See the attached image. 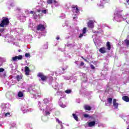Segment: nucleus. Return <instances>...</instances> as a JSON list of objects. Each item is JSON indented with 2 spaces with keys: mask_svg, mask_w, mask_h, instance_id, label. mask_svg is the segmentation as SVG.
<instances>
[{
  "mask_svg": "<svg viewBox=\"0 0 129 129\" xmlns=\"http://www.w3.org/2000/svg\"><path fill=\"white\" fill-rule=\"evenodd\" d=\"M43 102L44 105H42V103L38 101V108H39L40 110H43L44 115H49V114H50V111L52 110V106H53L52 104H49L50 99L45 98L43 100Z\"/></svg>",
  "mask_w": 129,
  "mask_h": 129,
  "instance_id": "obj_1",
  "label": "nucleus"
},
{
  "mask_svg": "<svg viewBox=\"0 0 129 129\" xmlns=\"http://www.w3.org/2000/svg\"><path fill=\"white\" fill-rule=\"evenodd\" d=\"M10 24V19L8 17H3L1 22H0V27L1 28H7Z\"/></svg>",
  "mask_w": 129,
  "mask_h": 129,
  "instance_id": "obj_2",
  "label": "nucleus"
},
{
  "mask_svg": "<svg viewBox=\"0 0 129 129\" xmlns=\"http://www.w3.org/2000/svg\"><path fill=\"white\" fill-rule=\"evenodd\" d=\"M122 19H123V20L124 21V20H125L126 18H124L121 17V15H120V12L115 11L114 14V18L113 19V21L115 20L117 21V22H120Z\"/></svg>",
  "mask_w": 129,
  "mask_h": 129,
  "instance_id": "obj_3",
  "label": "nucleus"
},
{
  "mask_svg": "<svg viewBox=\"0 0 129 129\" xmlns=\"http://www.w3.org/2000/svg\"><path fill=\"white\" fill-rule=\"evenodd\" d=\"M30 88H28V91L30 93V94L33 95L32 97L33 98H38L40 97V94L38 93V91L37 90H35Z\"/></svg>",
  "mask_w": 129,
  "mask_h": 129,
  "instance_id": "obj_4",
  "label": "nucleus"
},
{
  "mask_svg": "<svg viewBox=\"0 0 129 129\" xmlns=\"http://www.w3.org/2000/svg\"><path fill=\"white\" fill-rule=\"evenodd\" d=\"M72 9L73 15H74V16H77L78 13H79V9H78V7H77V6L73 5L72 6Z\"/></svg>",
  "mask_w": 129,
  "mask_h": 129,
  "instance_id": "obj_5",
  "label": "nucleus"
},
{
  "mask_svg": "<svg viewBox=\"0 0 129 129\" xmlns=\"http://www.w3.org/2000/svg\"><path fill=\"white\" fill-rule=\"evenodd\" d=\"M65 102H66V99H65V98H61L59 99L58 104L60 107H62V108H65L66 105L63 104L65 103Z\"/></svg>",
  "mask_w": 129,
  "mask_h": 129,
  "instance_id": "obj_6",
  "label": "nucleus"
},
{
  "mask_svg": "<svg viewBox=\"0 0 129 129\" xmlns=\"http://www.w3.org/2000/svg\"><path fill=\"white\" fill-rule=\"evenodd\" d=\"M44 5H45V2H43L42 4L36 7V10L38 13L41 12L42 10L44 9Z\"/></svg>",
  "mask_w": 129,
  "mask_h": 129,
  "instance_id": "obj_7",
  "label": "nucleus"
},
{
  "mask_svg": "<svg viewBox=\"0 0 129 129\" xmlns=\"http://www.w3.org/2000/svg\"><path fill=\"white\" fill-rule=\"evenodd\" d=\"M38 77H40V78L41 79V80H39L40 81H43V82H45V81H46V80H47V77L44 76L43 73H39L38 74Z\"/></svg>",
  "mask_w": 129,
  "mask_h": 129,
  "instance_id": "obj_8",
  "label": "nucleus"
},
{
  "mask_svg": "<svg viewBox=\"0 0 129 129\" xmlns=\"http://www.w3.org/2000/svg\"><path fill=\"white\" fill-rule=\"evenodd\" d=\"M14 96H15V94H14L13 92H8L6 93V97L8 98V99H13Z\"/></svg>",
  "mask_w": 129,
  "mask_h": 129,
  "instance_id": "obj_9",
  "label": "nucleus"
},
{
  "mask_svg": "<svg viewBox=\"0 0 129 129\" xmlns=\"http://www.w3.org/2000/svg\"><path fill=\"white\" fill-rule=\"evenodd\" d=\"M10 107L11 105H10L9 103L3 104L1 105V108L3 109L4 111H5L6 109L10 108Z\"/></svg>",
  "mask_w": 129,
  "mask_h": 129,
  "instance_id": "obj_10",
  "label": "nucleus"
},
{
  "mask_svg": "<svg viewBox=\"0 0 129 129\" xmlns=\"http://www.w3.org/2000/svg\"><path fill=\"white\" fill-rule=\"evenodd\" d=\"M23 59V55H19V56H16L12 57V60L16 61H17V60H22Z\"/></svg>",
  "mask_w": 129,
  "mask_h": 129,
  "instance_id": "obj_11",
  "label": "nucleus"
},
{
  "mask_svg": "<svg viewBox=\"0 0 129 129\" xmlns=\"http://www.w3.org/2000/svg\"><path fill=\"white\" fill-rule=\"evenodd\" d=\"M52 86L54 89H60V88H61V87L59 86V84L57 82L52 83Z\"/></svg>",
  "mask_w": 129,
  "mask_h": 129,
  "instance_id": "obj_12",
  "label": "nucleus"
},
{
  "mask_svg": "<svg viewBox=\"0 0 129 129\" xmlns=\"http://www.w3.org/2000/svg\"><path fill=\"white\" fill-rule=\"evenodd\" d=\"M107 2H108V0H100V3L97 4V6L98 7H103L104 4L107 3Z\"/></svg>",
  "mask_w": 129,
  "mask_h": 129,
  "instance_id": "obj_13",
  "label": "nucleus"
},
{
  "mask_svg": "<svg viewBox=\"0 0 129 129\" xmlns=\"http://www.w3.org/2000/svg\"><path fill=\"white\" fill-rule=\"evenodd\" d=\"M88 27L89 28H90L91 29H92L93 28H94V23L93 22V21H89L88 22Z\"/></svg>",
  "mask_w": 129,
  "mask_h": 129,
  "instance_id": "obj_14",
  "label": "nucleus"
},
{
  "mask_svg": "<svg viewBox=\"0 0 129 129\" xmlns=\"http://www.w3.org/2000/svg\"><path fill=\"white\" fill-rule=\"evenodd\" d=\"M37 30L38 31H44L45 28V26L42 24H40L37 26Z\"/></svg>",
  "mask_w": 129,
  "mask_h": 129,
  "instance_id": "obj_15",
  "label": "nucleus"
},
{
  "mask_svg": "<svg viewBox=\"0 0 129 129\" xmlns=\"http://www.w3.org/2000/svg\"><path fill=\"white\" fill-rule=\"evenodd\" d=\"M25 75H30V69L28 67H25Z\"/></svg>",
  "mask_w": 129,
  "mask_h": 129,
  "instance_id": "obj_16",
  "label": "nucleus"
},
{
  "mask_svg": "<svg viewBox=\"0 0 129 129\" xmlns=\"http://www.w3.org/2000/svg\"><path fill=\"white\" fill-rule=\"evenodd\" d=\"M88 125L89 127H92V126H94L95 125V121H92L88 122Z\"/></svg>",
  "mask_w": 129,
  "mask_h": 129,
  "instance_id": "obj_17",
  "label": "nucleus"
},
{
  "mask_svg": "<svg viewBox=\"0 0 129 129\" xmlns=\"http://www.w3.org/2000/svg\"><path fill=\"white\" fill-rule=\"evenodd\" d=\"M106 50H107V49H106V48L102 47V48H100L99 52L100 53H101L102 54H104V53H106Z\"/></svg>",
  "mask_w": 129,
  "mask_h": 129,
  "instance_id": "obj_18",
  "label": "nucleus"
},
{
  "mask_svg": "<svg viewBox=\"0 0 129 129\" xmlns=\"http://www.w3.org/2000/svg\"><path fill=\"white\" fill-rule=\"evenodd\" d=\"M113 105L115 108L118 107V103L116 102V99H114L113 101Z\"/></svg>",
  "mask_w": 129,
  "mask_h": 129,
  "instance_id": "obj_19",
  "label": "nucleus"
},
{
  "mask_svg": "<svg viewBox=\"0 0 129 129\" xmlns=\"http://www.w3.org/2000/svg\"><path fill=\"white\" fill-rule=\"evenodd\" d=\"M26 21V16H24V15H22L20 16V21L22 22V23H24Z\"/></svg>",
  "mask_w": 129,
  "mask_h": 129,
  "instance_id": "obj_20",
  "label": "nucleus"
},
{
  "mask_svg": "<svg viewBox=\"0 0 129 129\" xmlns=\"http://www.w3.org/2000/svg\"><path fill=\"white\" fill-rule=\"evenodd\" d=\"M5 29L0 28V36H5Z\"/></svg>",
  "mask_w": 129,
  "mask_h": 129,
  "instance_id": "obj_21",
  "label": "nucleus"
},
{
  "mask_svg": "<svg viewBox=\"0 0 129 129\" xmlns=\"http://www.w3.org/2000/svg\"><path fill=\"white\" fill-rule=\"evenodd\" d=\"M84 109L85 110H91V107L88 105H85L84 106Z\"/></svg>",
  "mask_w": 129,
  "mask_h": 129,
  "instance_id": "obj_22",
  "label": "nucleus"
},
{
  "mask_svg": "<svg viewBox=\"0 0 129 129\" xmlns=\"http://www.w3.org/2000/svg\"><path fill=\"white\" fill-rule=\"evenodd\" d=\"M122 99L124 100V101H126V102H128L129 101V98L128 97L125 96L122 97Z\"/></svg>",
  "mask_w": 129,
  "mask_h": 129,
  "instance_id": "obj_23",
  "label": "nucleus"
},
{
  "mask_svg": "<svg viewBox=\"0 0 129 129\" xmlns=\"http://www.w3.org/2000/svg\"><path fill=\"white\" fill-rule=\"evenodd\" d=\"M56 121L60 125L61 129H63V125L62 124V121H60L59 119L56 118Z\"/></svg>",
  "mask_w": 129,
  "mask_h": 129,
  "instance_id": "obj_24",
  "label": "nucleus"
},
{
  "mask_svg": "<svg viewBox=\"0 0 129 129\" xmlns=\"http://www.w3.org/2000/svg\"><path fill=\"white\" fill-rule=\"evenodd\" d=\"M18 97H23L24 96V93L22 92H19L18 94Z\"/></svg>",
  "mask_w": 129,
  "mask_h": 129,
  "instance_id": "obj_25",
  "label": "nucleus"
},
{
  "mask_svg": "<svg viewBox=\"0 0 129 129\" xmlns=\"http://www.w3.org/2000/svg\"><path fill=\"white\" fill-rule=\"evenodd\" d=\"M33 17L35 19H40V15H37V14H36V13H34V14H33Z\"/></svg>",
  "mask_w": 129,
  "mask_h": 129,
  "instance_id": "obj_26",
  "label": "nucleus"
},
{
  "mask_svg": "<svg viewBox=\"0 0 129 129\" xmlns=\"http://www.w3.org/2000/svg\"><path fill=\"white\" fill-rule=\"evenodd\" d=\"M21 110L23 111V112L24 113H26V112H27V111H28V110L26 109L25 107H23L22 108H21Z\"/></svg>",
  "mask_w": 129,
  "mask_h": 129,
  "instance_id": "obj_27",
  "label": "nucleus"
},
{
  "mask_svg": "<svg viewBox=\"0 0 129 129\" xmlns=\"http://www.w3.org/2000/svg\"><path fill=\"white\" fill-rule=\"evenodd\" d=\"M106 46L107 47V50H110L111 48V46H110V43H109V42H107V44Z\"/></svg>",
  "mask_w": 129,
  "mask_h": 129,
  "instance_id": "obj_28",
  "label": "nucleus"
},
{
  "mask_svg": "<svg viewBox=\"0 0 129 129\" xmlns=\"http://www.w3.org/2000/svg\"><path fill=\"white\" fill-rule=\"evenodd\" d=\"M16 78L18 81H20L21 79L23 78V77H22V76L18 75L17 76Z\"/></svg>",
  "mask_w": 129,
  "mask_h": 129,
  "instance_id": "obj_29",
  "label": "nucleus"
},
{
  "mask_svg": "<svg viewBox=\"0 0 129 129\" xmlns=\"http://www.w3.org/2000/svg\"><path fill=\"white\" fill-rule=\"evenodd\" d=\"M53 4L55 7H58V6H59V3L58 2L56 1V0H53Z\"/></svg>",
  "mask_w": 129,
  "mask_h": 129,
  "instance_id": "obj_30",
  "label": "nucleus"
},
{
  "mask_svg": "<svg viewBox=\"0 0 129 129\" xmlns=\"http://www.w3.org/2000/svg\"><path fill=\"white\" fill-rule=\"evenodd\" d=\"M73 117L75 118V119L77 121L78 120V117L77 116V115H76V114L74 113L73 114Z\"/></svg>",
  "mask_w": 129,
  "mask_h": 129,
  "instance_id": "obj_31",
  "label": "nucleus"
},
{
  "mask_svg": "<svg viewBox=\"0 0 129 129\" xmlns=\"http://www.w3.org/2000/svg\"><path fill=\"white\" fill-rule=\"evenodd\" d=\"M107 101H108V103L111 104V103H112V98H108L107 99Z\"/></svg>",
  "mask_w": 129,
  "mask_h": 129,
  "instance_id": "obj_32",
  "label": "nucleus"
},
{
  "mask_svg": "<svg viewBox=\"0 0 129 129\" xmlns=\"http://www.w3.org/2000/svg\"><path fill=\"white\" fill-rule=\"evenodd\" d=\"M47 10L45 8H44L42 11H41V13H42V14H47Z\"/></svg>",
  "mask_w": 129,
  "mask_h": 129,
  "instance_id": "obj_33",
  "label": "nucleus"
},
{
  "mask_svg": "<svg viewBox=\"0 0 129 129\" xmlns=\"http://www.w3.org/2000/svg\"><path fill=\"white\" fill-rule=\"evenodd\" d=\"M66 93H67V94H70V93H71V92H72V91L71 90H67L65 91Z\"/></svg>",
  "mask_w": 129,
  "mask_h": 129,
  "instance_id": "obj_34",
  "label": "nucleus"
},
{
  "mask_svg": "<svg viewBox=\"0 0 129 129\" xmlns=\"http://www.w3.org/2000/svg\"><path fill=\"white\" fill-rule=\"evenodd\" d=\"M47 3L49 4H53V3H54V0H47Z\"/></svg>",
  "mask_w": 129,
  "mask_h": 129,
  "instance_id": "obj_35",
  "label": "nucleus"
},
{
  "mask_svg": "<svg viewBox=\"0 0 129 129\" xmlns=\"http://www.w3.org/2000/svg\"><path fill=\"white\" fill-rule=\"evenodd\" d=\"M84 117H85L86 118H90V116L89 115L87 114H84Z\"/></svg>",
  "mask_w": 129,
  "mask_h": 129,
  "instance_id": "obj_36",
  "label": "nucleus"
},
{
  "mask_svg": "<svg viewBox=\"0 0 129 129\" xmlns=\"http://www.w3.org/2000/svg\"><path fill=\"white\" fill-rule=\"evenodd\" d=\"M124 42L127 46H129V40L126 39Z\"/></svg>",
  "mask_w": 129,
  "mask_h": 129,
  "instance_id": "obj_37",
  "label": "nucleus"
},
{
  "mask_svg": "<svg viewBox=\"0 0 129 129\" xmlns=\"http://www.w3.org/2000/svg\"><path fill=\"white\" fill-rule=\"evenodd\" d=\"M86 32H87V29L86 27H85L83 29V34H86Z\"/></svg>",
  "mask_w": 129,
  "mask_h": 129,
  "instance_id": "obj_38",
  "label": "nucleus"
},
{
  "mask_svg": "<svg viewBox=\"0 0 129 129\" xmlns=\"http://www.w3.org/2000/svg\"><path fill=\"white\" fill-rule=\"evenodd\" d=\"M46 119H47L46 116H44L42 117V119L43 120V121H46V120H47Z\"/></svg>",
  "mask_w": 129,
  "mask_h": 129,
  "instance_id": "obj_39",
  "label": "nucleus"
},
{
  "mask_svg": "<svg viewBox=\"0 0 129 129\" xmlns=\"http://www.w3.org/2000/svg\"><path fill=\"white\" fill-rule=\"evenodd\" d=\"M25 14H26V15H29V14H30V11L28 10H25Z\"/></svg>",
  "mask_w": 129,
  "mask_h": 129,
  "instance_id": "obj_40",
  "label": "nucleus"
},
{
  "mask_svg": "<svg viewBox=\"0 0 129 129\" xmlns=\"http://www.w3.org/2000/svg\"><path fill=\"white\" fill-rule=\"evenodd\" d=\"M25 57L26 58H28V57H30V53H25Z\"/></svg>",
  "mask_w": 129,
  "mask_h": 129,
  "instance_id": "obj_41",
  "label": "nucleus"
},
{
  "mask_svg": "<svg viewBox=\"0 0 129 129\" xmlns=\"http://www.w3.org/2000/svg\"><path fill=\"white\" fill-rule=\"evenodd\" d=\"M15 125H16V124H14V126L12 125V126L10 127V129H16Z\"/></svg>",
  "mask_w": 129,
  "mask_h": 129,
  "instance_id": "obj_42",
  "label": "nucleus"
},
{
  "mask_svg": "<svg viewBox=\"0 0 129 129\" xmlns=\"http://www.w3.org/2000/svg\"><path fill=\"white\" fill-rule=\"evenodd\" d=\"M5 71V69L3 68H0V73H2V72H4Z\"/></svg>",
  "mask_w": 129,
  "mask_h": 129,
  "instance_id": "obj_43",
  "label": "nucleus"
},
{
  "mask_svg": "<svg viewBox=\"0 0 129 129\" xmlns=\"http://www.w3.org/2000/svg\"><path fill=\"white\" fill-rule=\"evenodd\" d=\"M90 67H91V68L92 69H93V70L95 69V67H94L93 64H91V65H90Z\"/></svg>",
  "mask_w": 129,
  "mask_h": 129,
  "instance_id": "obj_44",
  "label": "nucleus"
},
{
  "mask_svg": "<svg viewBox=\"0 0 129 129\" xmlns=\"http://www.w3.org/2000/svg\"><path fill=\"white\" fill-rule=\"evenodd\" d=\"M56 94L57 95H61V94H62V92H57Z\"/></svg>",
  "mask_w": 129,
  "mask_h": 129,
  "instance_id": "obj_45",
  "label": "nucleus"
},
{
  "mask_svg": "<svg viewBox=\"0 0 129 129\" xmlns=\"http://www.w3.org/2000/svg\"><path fill=\"white\" fill-rule=\"evenodd\" d=\"M10 115L11 114L8 112L5 114V116H10Z\"/></svg>",
  "mask_w": 129,
  "mask_h": 129,
  "instance_id": "obj_46",
  "label": "nucleus"
},
{
  "mask_svg": "<svg viewBox=\"0 0 129 129\" xmlns=\"http://www.w3.org/2000/svg\"><path fill=\"white\" fill-rule=\"evenodd\" d=\"M12 85H14V84H15V83H16V81L12 80Z\"/></svg>",
  "mask_w": 129,
  "mask_h": 129,
  "instance_id": "obj_47",
  "label": "nucleus"
},
{
  "mask_svg": "<svg viewBox=\"0 0 129 129\" xmlns=\"http://www.w3.org/2000/svg\"><path fill=\"white\" fill-rule=\"evenodd\" d=\"M3 65V61H2V58L0 57V66Z\"/></svg>",
  "mask_w": 129,
  "mask_h": 129,
  "instance_id": "obj_48",
  "label": "nucleus"
},
{
  "mask_svg": "<svg viewBox=\"0 0 129 129\" xmlns=\"http://www.w3.org/2000/svg\"><path fill=\"white\" fill-rule=\"evenodd\" d=\"M84 34L82 33V34H80L79 35V38H82L83 37V35Z\"/></svg>",
  "mask_w": 129,
  "mask_h": 129,
  "instance_id": "obj_49",
  "label": "nucleus"
},
{
  "mask_svg": "<svg viewBox=\"0 0 129 129\" xmlns=\"http://www.w3.org/2000/svg\"><path fill=\"white\" fill-rule=\"evenodd\" d=\"M80 66H84V62H81L80 64Z\"/></svg>",
  "mask_w": 129,
  "mask_h": 129,
  "instance_id": "obj_50",
  "label": "nucleus"
},
{
  "mask_svg": "<svg viewBox=\"0 0 129 129\" xmlns=\"http://www.w3.org/2000/svg\"><path fill=\"white\" fill-rule=\"evenodd\" d=\"M29 14H32V15H34V14H35V12L33 11H31L30 12H29Z\"/></svg>",
  "mask_w": 129,
  "mask_h": 129,
  "instance_id": "obj_51",
  "label": "nucleus"
},
{
  "mask_svg": "<svg viewBox=\"0 0 129 129\" xmlns=\"http://www.w3.org/2000/svg\"><path fill=\"white\" fill-rule=\"evenodd\" d=\"M86 84V83H82V86L83 87H84V85H85Z\"/></svg>",
  "mask_w": 129,
  "mask_h": 129,
  "instance_id": "obj_52",
  "label": "nucleus"
},
{
  "mask_svg": "<svg viewBox=\"0 0 129 129\" xmlns=\"http://www.w3.org/2000/svg\"><path fill=\"white\" fill-rule=\"evenodd\" d=\"M73 19H74V21H76V19H77V16L74 17L73 18Z\"/></svg>",
  "mask_w": 129,
  "mask_h": 129,
  "instance_id": "obj_53",
  "label": "nucleus"
},
{
  "mask_svg": "<svg viewBox=\"0 0 129 129\" xmlns=\"http://www.w3.org/2000/svg\"><path fill=\"white\" fill-rule=\"evenodd\" d=\"M64 79H66V80H69V79H70L68 77H66V78H64Z\"/></svg>",
  "mask_w": 129,
  "mask_h": 129,
  "instance_id": "obj_54",
  "label": "nucleus"
},
{
  "mask_svg": "<svg viewBox=\"0 0 129 129\" xmlns=\"http://www.w3.org/2000/svg\"><path fill=\"white\" fill-rule=\"evenodd\" d=\"M59 39H60V37H59V36H57L56 37V40H59Z\"/></svg>",
  "mask_w": 129,
  "mask_h": 129,
  "instance_id": "obj_55",
  "label": "nucleus"
},
{
  "mask_svg": "<svg viewBox=\"0 0 129 129\" xmlns=\"http://www.w3.org/2000/svg\"><path fill=\"white\" fill-rule=\"evenodd\" d=\"M83 60H84V61H85L86 62H87V59H86L85 58H83Z\"/></svg>",
  "mask_w": 129,
  "mask_h": 129,
  "instance_id": "obj_56",
  "label": "nucleus"
},
{
  "mask_svg": "<svg viewBox=\"0 0 129 129\" xmlns=\"http://www.w3.org/2000/svg\"><path fill=\"white\" fill-rule=\"evenodd\" d=\"M63 18H65V14H63V17H62V19H63Z\"/></svg>",
  "mask_w": 129,
  "mask_h": 129,
  "instance_id": "obj_57",
  "label": "nucleus"
},
{
  "mask_svg": "<svg viewBox=\"0 0 129 129\" xmlns=\"http://www.w3.org/2000/svg\"><path fill=\"white\" fill-rule=\"evenodd\" d=\"M18 52H21V49H19Z\"/></svg>",
  "mask_w": 129,
  "mask_h": 129,
  "instance_id": "obj_58",
  "label": "nucleus"
},
{
  "mask_svg": "<svg viewBox=\"0 0 129 129\" xmlns=\"http://www.w3.org/2000/svg\"><path fill=\"white\" fill-rule=\"evenodd\" d=\"M68 47L70 46V44H68Z\"/></svg>",
  "mask_w": 129,
  "mask_h": 129,
  "instance_id": "obj_59",
  "label": "nucleus"
},
{
  "mask_svg": "<svg viewBox=\"0 0 129 129\" xmlns=\"http://www.w3.org/2000/svg\"><path fill=\"white\" fill-rule=\"evenodd\" d=\"M11 7H13V5H12V4H11Z\"/></svg>",
  "mask_w": 129,
  "mask_h": 129,
  "instance_id": "obj_60",
  "label": "nucleus"
},
{
  "mask_svg": "<svg viewBox=\"0 0 129 129\" xmlns=\"http://www.w3.org/2000/svg\"><path fill=\"white\" fill-rule=\"evenodd\" d=\"M82 59H84V58H83V56H82Z\"/></svg>",
  "mask_w": 129,
  "mask_h": 129,
  "instance_id": "obj_61",
  "label": "nucleus"
},
{
  "mask_svg": "<svg viewBox=\"0 0 129 129\" xmlns=\"http://www.w3.org/2000/svg\"><path fill=\"white\" fill-rule=\"evenodd\" d=\"M62 70H63V71H64V69H62Z\"/></svg>",
  "mask_w": 129,
  "mask_h": 129,
  "instance_id": "obj_62",
  "label": "nucleus"
},
{
  "mask_svg": "<svg viewBox=\"0 0 129 129\" xmlns=\"http://www.w3.org/2000/svg\"><path fill=\"white\" fill-rule=\"evenodd\" d=\"M127 122H129V121H127Z\"/></svg>",
  "mask_w": 129,
  "mask_h": 129,
  "instance_id": "obj_63",
  "label": "nucleus"
},
{
  "mask_svg": "<svg viewBox=\"0 0 129 129\" xmlns=\"http://www.w3.org/2000/svg\"><path fill=\"white\" fill-rule=\"evenodd\" d=\"M127 129H129V127H128V128H127Z\"/></svg>",
  "mask_w": 129,
  "mask_h": 129,
  "instance_id": "obj_64",
  "label": "nucleus"
}]
</instances>
